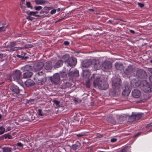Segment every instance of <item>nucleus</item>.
Returning <instances> with one entry per match:
<instances>
[{"mask_svg": "<svg viewBox=\"0 0 152 152\" xmlns=\"http://www.w3.org/2000/svg\"><path fill=\"white\" fill-rule=\"evenodd\" d=\"M3 57V55L0 54V58H2Z\"/></svg>", "mask_w": 152, "mask_h": 152, "instance_id": "nucleus-63", "label": "nucleus"}, {"mask_svg": "<svg viewBox=\"0 0 152 152\" xmlns=\"http://www.w3.org/2000/svg\"><path fill=\"white\" fill-rule=\"evenodd\" d=\"M26 19L28 20L32 21L33 19H34L35 18L34 17H31L30 16H28L26 18Z\"/></svg>", "mask_w": 152, "mask_h": 152, "instance_id": "nucleus-47", "label": "nucleus"}, {"mask_svg": "<svg viewBox=\"0 0 152 152\" xmlns=\"http://www.w3.org/2000/svg\"><path fill=\"white\" fill-rule=\"evenodd\" d=\"M4 138L7 139L8 138L9 139H11L12 138V137L10 134H7L4 135Z\"/></svg>", "mask_w": 152, "mask_h": 152, "instance_id": "nucleus-35", "label": "nucleus"}, {"mask_svg": "<svg viewBox=\"0 0 152 152\" xmlns=\"http://www.w3.org/2000/svg\"><path fill=\"white\" fill-rule=\"evenodd\" d=\"M149 71L152 73V69H150Z\"/></svg>", "mask_w": 152, "mask_h": 152, "instance_id": "nucleus-64", "label": "nucleus"}, {"mask_svg": "<svg viewBox=\"0 0 152 152\" xmlns=\"http://www.w3.org/2000/svg\"><path fill=\"white\" fill-rule=\"evenodd\" d=\"M25 86L27 87H29L34 86L35 84V83L31 80L28 79L25 82Z\"/></svg>", "mask_w": 152, "mask_h": 152, "instance_id": "nucleus-19", "label": "nucleus"}, {"mask_svg": "<svg viewBox=\"0 0 152 152\" xmlns=\"http://www.w3.org/2000/svg\"><path fill=\"white\" fill-rule=\"evenodd\" d=\"M11 130L10 127H8L6 129V132L10 131Z\"/></svg>", "mask_w": 152, "mask_h": 152, "instance_id": "nucleus-57", "label": "nucleus"}, {"mask_svg": "<svg viewBox=\"0 0 152 152\" xmlns=\"http://www.w3.org/2000/svg\"><path fill=\"white\" fill-rule=\"evenodd\" d=\"M80 146L81 144L78 141H77L75 144L72 145V148L74 150H76L80 148Z\"/></svg>", "mask_w": 152, "mask_h": 152, "instance_id": "nucleus-22", "label": "nucleus"}, {"mask_svg": "<svg viewBox=\"0 0 152 152\" xmlns=\"http://www.w3.org/2000/svg\"><path fill=\"white\" fill-rule=\"evenodd\" d=\"M57 10L58 12H59L60 11L61 9H60V8H59L57 9Z\"/></svg>", "mask_w": 152, "mask_h": 152, "instance_id": "nucleus-62", "label": "nucleus"}, {"mask_svg": "<svg viewBox=\"0 0 152 152\" xmlns=\"http://www.w3.org/2000/svg\"><path fill=\"white\" fill-rule=\"evenodd\" d=\"M136 75L139 78L142 79L145 78L147 76L146 72L142 69H139L137 70Z\"/></svg>", "mask_w": 152, "mask_h": 152, "instance_id": "nucleus-6", "label": "nucleus"}, {"mask_svg": "<svg viewBox=\"0 0 152 152\" xmlns=\"http://www.w3.org/2000/svg\"><path fill=\"white\" fill-rule=\"evenodd\" d=\"M16 43L15 42H13L10 43V46L11 50H12V49H13L15 47L14 46L16 45Z\"/></svg>", "mask_w": 152, "mask_h": 152, "instance_id": "nucleus-34", "label": "nucleus"}, {"mask_svg": "<svg viewBox=\"0 0 152 152\" xmlns=\"http://www.w3.org/2000/svg\"><path fill=\"white\" fill-rule=\"evenodd\" d=\"M85 135L86 134L85 133H82L81 134H76L77 137H80Z\"/></svg>", "mask_w": 152, "mask_h": 152, "instance_id": "nucleus-42", "label": "nucleus"}, {"mask_svg": "<svg viewBox=\"0 0 152 152\" xmlns=\"http://www.w3.org/2000/svg\"><path fill=\"white\" fill-rule=\"evenodd\" d=\"M34 8L37 10H40L42 8V7L41 6H35Z\"/></svg>", "mask_w": 152, "mask_h": 152, "instance_id": "nucleus-45", "label": "nucleus"}, {"mask_svg": "<svg viewBox=\"0 0 152 152\" xmlns=\"http://www.w3.org/2000/svg\"><path fill=\"white\" fill-rule=\"evenodd\" d=\"M24 49V47H15L13 49H12V51H17L18 50H22Z\"/></svg>", "mask_w": 152, "mask_h": 152, "instance_id": "nucleus-37", "label": "nucleus"}, {"mask_svg": "<svg viewBox=\"0 0 152 152\" xmlns=\"http://www.w3.org/2000/svg\"><path fill=\"white\" fill-rule=\"evenodd\" d=\"M34 80L37 83H41L46 82L47 78L45 74L43 73L42 72H41L40 73L38 72L35 75Z\"/></svg>", "mask_w": 152, "mask_h": 152, "instance_id": "nucleus-3", "label": "nucleus"}, {"mask_svg": "<svg viewBox=\"0 0 152 152\" xmlns=\"http://www.w3.org/2000/svg\"><path fill=\"white\" fill-rule=\"evenodd\" d=\"M121 79L119 78H116L113 79L112 81V86L115 89H119L121 86Z\"/></svg>", "mask_w": 152, "mask_h": 152, "instance_id": "nucleus-5", "label": "nucleus"}, {"mask_svg": "<svg viewBox=\"0 0 152 152\" xmlns=\"http://www.w3.org/2000/svg\"><path fill=\"white\" fill-rule=\"evenodd\" d=\"M88 10L90 11H94V10L93 9H89Z\"/></svg>", "mask_w": 152, "mask_h": 152, "instance_id": "nucleus-61", "label": "nucleus"}, {"mask_svg": "<svg viewBox=\"0 0 152 152\" xmlns=\"http://www.w3.org/2000/svg\"><path fill=\"white\" fill-rule=\"evenodd\" d=\"M95 77V75L94 74L91 78V81L93 80L95 86H97L99 89L102 90H105L108 88V84L106 82L102 81L99 77H96L94 80Z\"/></svg>", "mask_w": 152, "mask_h": 152, "instance_id": "nucleus-1", "label": "nucleus"}, {"mask_svg": "<svg viewBox=\"0 0 152 152\" xmlns=\"http://www.w3.org/2000/svg\"><path fill=\"white\" fill-rule=\"evenodd\" d=\"M114 66L115 69L117 70L121 71L124 70V65L122 63L116 62L114 64Z\"/></svg>", "mask_w": 152, "mask_h": 152, "instance_id": "nucleus-13", "label": "nucleus"}, {"mask_svg": "<svg viewBox=\"0 0 152 152\" xmlns=\"http://www.w3.org/2000/svg\"><path fill=\"white\" fill-rule=\"evenodd\" d=\"M130 91V90L127 86L126 87L125 89L123 91L122 94L124 96H128L129 94Z\"/></svg>", "mask_w": 152, "mask_h": 152, "instance_id": "nucleus-23", "label": "nucleus"}, {"mask_svg": "<svg viewBox=\"0 0 152 152\" xmlns=\"http://www.w3.org/2000/svg\"><path fill=\"white\" fill-rule=\"evenodd\" d=\"M138 4L140 7H143L144 5V4H143L140 3H138Z\"/></svg>", "mask_w": 152, "mask_h": 152, "instance_id": "nucleus-50", "label": "nucleus"}, {"mask_svg": "<svg viewBox=\"0 0 152 152\" xmlns=\"http://www.w3.org/2000/svg\"><path fill=\"white\" fill-rule=\"evenodd\" d=\"M61 58L64 62H66V61L67 62V61L68 60L69 58V55L68 54L64 55L62 56Z\"/></svg>", "mask_w": 152, "mask_h": 152, "instance_id": "nucleus-27", "label": "nucleus"}, {"mask_svg": "<svg viewBox=\"0 0 152 152\" xmlns=\"http://www.w3.org/2000/svg\"><path fill=\"white\" fill-rule=\"evenodd\" d=\"M68 74L69 76L71 77H78L79 76L78 71L76 69H75L73 71H72L71 69H70Z\"/></svg>", "mask_w": 152, "mask_h": 152, "instance_id": "nucleus-14", "label": "nucleus"}, {"mask_svg": "<svg viewBox=\"0 0 152 152\" xmlns=\"http://www.w3.org/2000/svg\"><path fill=\"white\" fill-rule=\"evenodd\" d=\"M3 152H10L12 150V148H11L4 147L2 148Z\"/></svg>", "mask_w": 152, "mask_h": 152, "instance_id": "nucleus-31", "label": "nucleus"}, {"mask_svg": "<svg viewBox=\"0 0 152 152\" xmlns=\"http://www.w3.org/2000/svg\"><path fill=\"white\" fill-rule=\"evenodd\" d=\"M68 65L71 67L74 66L77 63V60L75 58H69L67 61Z\"/></svg>", "mask_w": 152, "mask_h": 152, "instance_id": "nucleus-10", "label": "nucleus"}, {"mask_svg": "<svg viewBox=\"0 0 152 152\" xmlns=\"http://www.w3.org/2000/svg\"><path fill=\"white\" fill-rule=\"evenodd\" d=\"M17 145L19 147H21L22 148H23V144H22L20 142H18V143H17Z\"/></svg>", "mask_w": 152, "mask_h": 152, "instance_id": "nucleus-49", "label": "nucleus"}, {"mask_svg": "<svg viewBox=\"0 0 152 152\" xmlns=\"http://www.w3.org/2000/svg\"><path fill=\"white\" fill-rule=\"evenodd\" d=\"M140 85L141 89L145 92L150 93L152 92V85H150L147 81H142Z\"/></svg>", "mask_w": 152, "mask_h": 152, "instance_id": "nucleus-2", "label": "nucleus"}, {"mask_svg": "<svg viewBox=\"0 0 152 152\" xmlns=\"http://www.w3.org/2000/svg\"><path fill=\"white\" fill-rule=\"evenodd\" d=\"M107 120L108 122L113 124H115L116 121L114 118L111 116H110L107 118Z\"/></svg>", "mask_w": 152, "mask_h": 152, "instance_id": "nucleus-25", "label": "nucleus"}, {"mask_svg": "<svg viewBox=\"0 0 152 152\" xmlns=\"http://www.w3.org/2000/svg\"><path fill=\"white\" fill-rule=\"evenodd\" d=\"M21 73V72L19 70H16L13 72L12 77L14 80H18L20 79Z\"/></svg>", "mask_w": 152, "mask_h": 152, "instance_id": "nucleus-7", "label": "nucleus"}, {"mask_svg": "<svg viewBox=\"0 0 152 152\" xmlns=\"http://www.w3.org/2000/svg\"><path fill=\"white\" fill-rule=\"evenodd\" d=\"M53 102H54V103L56 104V105L57 106H58V107L59 106V104H60V102L59 101H57V100H55L53 101Z\"/></svg>", "mask_w": 152, "mask_h": 152, "instance_id": "nucleus-44", "label": "nucleus"}, {"mask_svg": "<svg viewBox=\"0 0 152 152\" xmlns=\"http://www.w3.org/2000/svg\"><path fill=\"white\" fill-rule=\"evenodd\" d=\"M5 27L4 26L0 27V32L5 30Z\"/></svg>", "mask_w": 152, "mask_h": 152, "instance_id": "nucleus-51", "label": "nucleus"}, {"mask_svg": "<svg viewBox=\"0 0 152 152\" xmlns=\"http://www.w3.org/2000/svg\"><path fill=\"white\" fill-rule=\"evenodd\" d=\"M53 67V65L51 61H48L44 64V68L47 70L51 69Z\"/></svg>", "mask_w": 152, "mask_h": 152, "instance_id": "nucleus-18", "label": "nucleus"}, {"mask_svg": "<svg viewBox=\"0 0 152 152\" xmlns=\"http://www.w3.org/2000/svg\"><path fill=\"white\" fill-rule=\"evenodd\" d=\"M83 77H85L89 76L91 74L88 69L83 70Z\"/></svg>", "mask_w": 152, "mask_h": 152, "instance_id": "nucleus-26", "label": "nucleus"}, {"mask_svg": "<svg viewBox=\"0 0 152 152\" xmlns=\"http://www.w3.org/2000/svg\"><path fill=\"white\" fill-rule=\"evenodd\" d=\"M37 4H43L45 3V1L43 0H37L35 1Z\"/></svg>", "mask_w": 152, "mask_h": 152, "instance_id": "nucleus-33", "label": "nucleus"}, {"mask_svg": "<svg viewBox=\"0 0 152 152\" xmlns=\"http://www.w3.org/2000/svg\"><path fill=\"white\" fill-rule=\"evenodd\" d=\"M92 64L91 60H86L82 63V65L83 67L87 68L89 67Z\"/></svg>", "mask_w": 152, "mask_h": 152, "instance_id": "nucleus-17", "label": "nucleus"}, {"mask_svg": "<svg viewBox=\"0 0 152 152\" xmlns=\"http://www.w3.org/2000/svg\"><path fill=\"white\" fill-rule=\"evenodd\" d=\"M64 61L62 59L58 60L56 63L53 66V67L55 68H57L61 66L63 64Z\"/></svg>", "mask_w": 152, "mask_h": 152, "instance_id": "nucleus-20", "label": "nucleus"}, {"mask_svg": "<svg viewBox=\"0 0 152 152\" xmlns=\"http://www.w3.org/2000/svg\"><path fill=\"white\" fill-rule=\"evenodd\" d=\"M48 13V11L47 10H42L40 12V15H42V16L44 14H47Z\"/></svg>", "mask_w": 152, "mask_h": 152, "instance_id": "nucleus-40", "label": "nucleus"}, {"mask_svg": "<svg viewBox=\"0 0 152 152\" xmlns=\"http://www.w3.org/2000/svg\"><path fill=\"white\" fill-rule=\"evenodd\" d=\"M24 48H31L33 47V45H32L30 44H26L24 46Z\"/></svg>", "mask_w": 152, "mask_h": 152, "instance_id": "nucleus-38", "label": "nucleus"}, {"mask_svg": "<svg viewBox=\"0 0 152 152\" xmlns=\"http://www.w3.org/2000/svg\"><path fill=\"white\" fill-rule=\"evenodd\" d=\"M117 140V139H116V138H113V139H112L111 140V141L112 142H116Z\"/></svg>", "mask_w": 152, "mask_h": 152, "instance_id": "nucleus-54", "label": "nucleus"}, {"mask_svg": "<svg viewBox=\"0 0 152 152\" xmlns=\"http://www.w3.org/2000/svg\"><path fill=\"white\" fill-rule=\"evenodd\" d=\"M38 114L39 115L42 116L43 114L42 113V110L41 109H38Z\"/></svg>", "mask_w": 152, "mask_h": 152, "instance_id": "nucleus-46", "label": "nucleus"}, {"mask_svg": "<svg viewBox=\"0 0 152 152\" xmlns=\"http://www.w3.org/2000/svg\"><path fill=\"white\" fill-rule=\"evenodd\" d=\"M44 64L42 62H38L35 63L34 65V70L35 72L40 70L43 67Z\"/></svg>", "mask_w": 152, "mask_h": 152, "instance_id": "nucleus-8", "label": "nucleus"}, {"mask_svg": "<svg viewBox=\"0 0 152 152\" xmlns=\"http://www.w3.org/2000/svg\"><path fill=\"white\" fill-rule=\"evenodd\" d=\"M102 66L104 68L109 69L111 68L112 66V64L111 62L108 61H104L102 64Z\"/></svg>", "mask_w": 152, "mask_h": 152, "instance_id": "nucleus-12", "label": "nucleus"}, {"mask_svg": "<svg viewBox=\"0 0 152 152\" xmlns=\"http://www.w3.org/2000/svg\"><path fill=\"white\" fill-rule=\"evenodd\" d=\"M56 10L55 9H54L51 10L50 12V13L52 14H54L56 13Z\"/></svg>", "mask_w": 152, "mask_h": 152, "instance_id": "nucleus-52", "label": "nucleus"}, {"mask_svg": "<svg viewBox=\"0 0 152 152\" xmlns=\"http://www.w3.org/2000/svg\"><path fill=\"white\" fill-rule=\"evenodd\" d=\"M113 21L112 20H109V21H108V22H110V23H112L113 22Z\"/></svg>", "mask_w": 152, "mask_h": 152, "instance_id": "nucleus-60", "label": "nucleus"}, {"mask_svg": "<svg viewBox=\"0 0 152 152\" xmlns=\"http://www.w3.org/2000/svg\"><path fill=\"white\" fill-rule=\"evenodd\" d=\"M4 138V135H3L0 137V140H3Z\"/></svg>", "mask_w": 152, "mask_h": 152, "instance_id": "nucleus-59", "label": "nucleus"}, {"mask_svg": "<svg viewBox=\"0 0 152 152\" xmlns=\"http://www.w3.org/2000/svg\"><path fill=\"white\" fill-rule=\"evenodd\" d=\"M129 31L132 34H134L135 33V31L132 30H130Z\"/></svg>", "mask_w": 152, "mask_h": 152, "instance_id": "nucleus-58", "label": "nucleus"}, {"mask_svg": "<svg viewBox=\"0 0 152 152\" xmlns=\"http://www.w3.org/2000/svg\"><path fill=\"white\" fill-rule=\"evenodd\" d=\"M5 130V128L2 126H0V135L2 134L4 132Z\"/></svg>", "mask_w": 152, "mask_h": 152, "instance_id": "nucleus-36", "label": "nucleus"}, {"mask_svg": "<svg viewBox=\"0 0 152 152\" xmlns=\"http://www.w3.org/2000/svg\"><path fill=\"white\" fill-rule=\"evenodd\" d=\"M93 64L95 70L99 69L101 67V64H100L99 61L95 59L93 61Z\"/></svg>", "mask_w": 152, "mask_h": 152, "instance_id": "nucleus-16", "label": "nucleus"}, {"mask_svg": "<svg viewBox=\"0 0 152 152\" xmlns=\"http://www.w3.org/2000/svg\"><path fill=\"white\" fill-rule=\"evenodd\" d=\"M72 84L69 82H66L62 84V86L63 88H66L71 86Z\"/></svg>", "mask_w": 152, "mask_h": 152, "instance_id": "nucleus-29", "label": "nucleus"}, {"mask_svg": "<svg viewBox=\"0 0 152 152\" xmlns=\"http://www.w3.org/2000/svg\"><path fill=\"white\" fill-rule=\"evenodd\" d=\"M149 80L150 82L152 83V76L149 77Z\"/></svg>", "mask_w": 152, "mask_h": 152, "instance_id": "nucleus-55", "label": "nucleus"}, {"mask_svg": "<svg viewBox=\"0 0 152 152\" xmlns=\"http://www.w3.org/2000/svg\"><path fill=\"white\" fill-rule=\"evenodd\" d=\"M132 96L135 98H137L139 97L141 95L140 91L137 89H135L132 92Z\"/></svg>", "mask_w": 152, "mask_h": 152, "instance_id": "nucleus-15", "label": "nucleus"}, {"mask_svg": "<svg viewBox=\"0 0 152 152\" xmlns=\"http://www.w3.org/2000/svg\"><path fill=\"white\" fill-rule=\"evenodd\" d=\"M64 44L65 45H69V42H68V41H65L64 42Z\"/></svg>", "mask_w": 152, "mask_h": 152, "instance_id": "nucleus-56", "label": "nucleus"}, {"mask_svg": "<svg viewBox=\"0 0 152 152\" xmlns=\"http://www.w3.org/2000/svg\"><path fill=\"white\" fill-rule=\"evenodd\" d=\"M10 88L14 94H18L19 92V89L16 86L13 84L10 85Z\"/></svg>", "mask_w": 152, "mask_h": 152, "instance_id": "nucleus-11", "label": "nucleus"}, {"mask_svg": "<svg viewBox=\"0 0 152 152\" xmlns=\"http://www.w3.org/2000/svg\"><path fill=\"white\" fill-rule=\"evenodd\" d=\"M51 9V7H45L44 8V10H45L48 11V12H49V11Z\"/></svg>", "mask_w": 152, "mask_h": 152, "instance_id": "nucleus-48", "label": "nucleus"}, {"mask_svg": "<svg viewBox=\"0 0 152 152\" xmlns=\"http://www.w3.org/2000/svg\"><path fill=\"white\" fill-rule=\"evenodd\" d=\"M33 73L31 71H28L23 74V77L24 78H29L33 75Z\"/></svg>", "mask_w": 152, "mask_h": 152, "instance_id": "nucleus-21", "label": "nucleus"}, {"mask_svg": "<svg viewBox=\"0 0 152 152\" xmlns=\"http://www.w3.org/2000/svg\"><path fill=\"white\" fill-rule=\"evenodd\" d=\"M60 75L61 76V77H66V74L64 72H61L60 73Z\"/></svg>", "mask_w": 152, "mask_h": 152, "instance_id": "nucleus-41", "label": "nucleus"}, {"mask_svg": "<svg viewBox=\"0 0 152 152\" xmlns=\"http://www.w3.org/2000/svg\"><path fill=\"white\" fill-rule=\"evenodd\" d=\"M24 71L26 72L28 71H31L32 66L29 65H27L23 67Z\"/></svg>", "mask_w": 152, "mask_h": 152, "instance_id": "nucleus-28", "label": "nucleus"}, {"mask_svg": "<svg viewBox=\"0 0 152 152\" xmlns=\"http://www.w3.org/2000/svg\"><path fill=\"white\" fill-rule=\"evenodd\" d=\"M35 13L34 12L31 11L29 12L28 15H34L35 16H37V17H39V16H42V15H35Z\"/></svg>", "mask_w": 152, "mask_h": 152, "instance_id": "nucleus-39", "label": "nucleus"}, {"mask_svg": "<svg viewBox=\"0 0 152 152\" xmlns=\"http://www.w3.org/2000/svg\"><path fill=\"white\" fill-rule=\"evenodd\" d=\"M131 83L133 86L135 87L138 86L140 84L138 80L136 79H133L131 81Z\"/></svg>", "mask_w": 152, "mask_h": 152, "instance_id": "nucleus-24", "label": "nucleus"}, {"mask_svg": "<svg viewBox=\"0 0 152 152\" xmlns=\"http://www.w3.org/2000/svg\"><path fill=\"white\" fill-rule=\"evenodd\" d=\"M152 126V123H151L149 124H148L146 126V128H148L150 127H151V126Z\"/></svg>", "mask_w": 152, "mask_h": 152, "instance_id": "nucleus-53", "label": "nucleus"}, {"mask_svg": "<svg viewBox=\"0 0 152 152\" xmlns=\"http://www.w3.org/2000/svg\"><path fill=\"white\" fill-rule=\"evenodd\" d=\"M26 4L28 7L32 8V6L31 5V4L29 2H26Z\"/></svg>", "mask_w": 152, "mask_h": 152, "instance_id": "nucleus-43", "label": "nucleus"}, {"mask_svg": "<svg viewBox=\"0 0 152 152\" xmlns=\"http://www.w3.org/2000/svg\"><path fill=\"white\" fill-rule=\"evenodd\" d=\"M135 71V67L132 65H129L124 69V73L127 75L132 74Z\"/></svg>", "mask_w": 152, "mask_h": 152, "instance_id": "nucleus-4", "label": "nucleus"}, {"mask_svg": "<svg viewBox=\"0 0 152 152\" xmlns=\"http://www.w3.org/2000/svg\"><path fill=\"white\" fill-rule=\"evenodd\" d=\"M136 119L135 118L134 113H133L132 115L129 118L128 120L129 122H132L135 121Z\"/></svg>", "mask_w": 152, "mask_h": 152, "instance_id": "nucleus-30", "label": "nucleus"}, {"mask_svg": "<svg viewBox=\"0 0 152 152\" xmlns=\"http://www.w3.org/2000/svg\"><path fill=\"white\" fill-rule=\"evenodd\" d=\"M134 116L135 118L136 119L135 120H137L140 119L142 117V115L141 114L139 113L138 114H134Z\"/></svg>", "mask_w": 152, "mask_h": 152, "instance_id": "nucleus-32", "label": "nucleus"}, {"mask_svg": "<svg viewBox=\"0 0 152 152\" xmlns=\"http://www.w3.org/2000/svg\"><path fill=\"white\" fill-rule=\"evenodd\" d=\"M50 80L51 82L55 84H57L60 80L59 75L58 74H54L52 77H51Z\"/></svg>", "mask_w": 152, "mask_h": 152, "instance_id": "nucleus-9", "label": "nucleus"}]
</instances>
